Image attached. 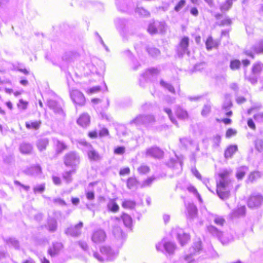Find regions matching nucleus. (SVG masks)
<instances>
[{"label": "nucleus", "mask_w": 263, "mask_h": 263, "mask_svg": "<svg viewBox=\"0 0 263 263\" xmlns=\"http://www.w3.org/2000/svg\"><path fill=\"white\" fill-rule=\"evenodd\" d=\"M228 185L229 183L227 180L216 181V193L222 200H227L230 197L231 193Z\"/></svg>", "instance_id": "nucleus-1"}, {"label": "nucleus", "mask_w": 263, "mask_h": 263, "mask_svg": "<svg viewBox=\"0 0 263 263\" xmlns=\"http://www.w3.org/2000/svg\"><path fill=\"white\" fill-rule=\"evenodd\" d=\"M262 68L263 64L260 62L254 63L251 67V75L245 74V79L251 84H256L257 82V78L256 76L262 71Z\"/></svg>", "instance_id": "nucleus-2"}, {"label": "nucleus", "mask_w": 263, "mask_h": 263, "mask_svg": "<svg viewBox=\"0 0 263 263\" xmlns=\"http://www.w3.org/2000/svg\"><path fill=\"white\" fill-rule=\"evenodd\" d=\"M263 203V196L260 194H252L247 200V204L250 209L259 207Z\"/></svg>", "instance_id": "nucleus-3"}, {"label": "nucleus", "mask_w": 263, "mask_h": 263, "mask_svg": "<svg viewBox=\"0 0 263 263\" xmlns=\"http://www.w3.org/2000/svg\"><path fill=\"white\" fill-rule=\"evenodd\" d=\"M70 98L73 102L78 106H83L86 102L84 94L79 90L73 89L70 93Z\"/></svg>", "instance_id": "nucleus-4"}, {"label": "nucleus", "mask_w": 263, "mask_h": 263, "mask_svg": "<svg viewBox=\"0 0 263 263\" xmlns=\"http://www.w3.org/2000/svg\"><path fill=\"white\" fill-rule=\"evenodd\" d=\"M64 161L67 166H72L79 162V159L75 153L70 152L65 155Z\"/></svg>", "instance_id": "nucleus-5"}, {"label": "nucleus", "mask_w": 263, "mask_h": 263, "mask_svg": "<svg viewBox=\"0 0 263 263\" xmlns=\"http://www.w3.org/2000/svg\"><path fill=\"white\" fill-rule=\"evenodd\" d=\"M83 226V222L80 221L74 226L68 228L67 229L66 233L71 236L77 237L81 234Z\"/></svg>", "instance_id": "nucleus-6"}, {"label": "nucleus", "mask_w": 263, "mask_h": 263, "mask_svg": "<svg viewBox=\"0 0 263 263\" xmlns=\"http://www.w3.org/2000/svg\"><path fill=\"white\" fill-rule=\"evenodd\" d=\"M106 238V235L104 231L102 230H97L95 231L92 234L91 239L93 242L96 243H101L104 241Z\"/></svg>", "instance_id": "nucleus-7"}, {"label": "nucleus", "mask_w": 263, "mask_h": 263, "mask_svg": "<svg viewBox=\"0 0 263 263\" xmlns=\"http://www.w3.org/2000/svg\"><path fill=\"white\" fill-rule=\"evenodd\" d=\"M253 53L250 51H245L244 53L246 55L248 56L252 59L254 58V53L259 54L263 53V41H260L256 45L252 47Z\"/></svg>", "instance_id": "nucleus-8"}, {"label": "nucleus", "mask_w": 263, "mask_h": 263, "mask_svg": "<svg viewBox=\"0 0 263 263\" xmlns=\"http://www.w3.org/2000/svg\"><path fill=\"white\" fill-rule=\"evenodd\" d=\"M238 146L236 144H231L228 145L224 150V158L227 159L232 158L235 154L238 151Z\"/></svg>", "instance_id": "nucleus-9"}, {"label": "nucleus", "mask_w": 263, "mask_h": 263, "mask_svg": "<svg viewBox=\"0 0 263 263\" xmlns=\"http://www.w3.org/2000/svg\"><path fill=\"white\" fill-rule=\"evenodd\" d=\"M90 122V117L86 113L81 114L77 120V123L83 128H86L89 126Z\"/></svg>", "instance_id": "nucleus-10"}, {"label": "nucleus", "mask_w": 263, "mask_h": 263, "mask_svg": "<svg viewBox=\"0 0 263 263\" xmlns=\"http://www.w3.org/2000/svg\"><path fill=\"white\" fill-rule=\"evenodd\" d=\"M191 235L189 233L182 232L178 233L177 238L181 246H184L187 245L191 240Z\"/></svg>", "instance_id": "nucleus-11"}, {"label": "nucleus", "mask_w": 263, "mask_h": 263, "mask_svg": "<svg viewBox=\"0 0 263 263\" xmlns=\"http://www.w3.org/2000/svg\"><path fill=\"white\" fill-rule=\"evenodd\" d=\"M42 125V121L40 120H31L25 123L26 128L30 130H39Z\"/></svg>", "instance_id": "nucleus-12"}, {"label": "nucleus", "mask_w": 263, "mask_h": 263, "mask_svg": "<svg viewBox=\"0 0 263 263\" xmlns=\"http://www.w3.org/2000/svg\"><path fill=\"white\" fill-rule=\"evenodd\" d=\"M63 245L61 242L53 243L48 250V254L51 256H53L58 254L63 248Z\"/></svg>", "instance_id": "nucleus-13"}, {"label": "nucleus", "mask_w": 263, "mask_h": 263, "mask_svg": "<svg viewBox=\"0 0 263 263\" xmlns=\"http://www.w3.org/2000/svg\"><path fill=\"white\" fill-rule=\"evenodd\" d=\"M67 148V145L64 142L60 141H57L54 146V150L56 155L62 154Z\"/></svg>", "instance_id": "nucleus-14"}, {"label": "nucleus", "mask_w": 263, "mask_h": 263, "mask_svg": "<svg viewBox=\"0 0 263 263\" xmlns=\"http://www.w3.org/2000/svg\"><path fill=\"white\" fill-rule=\"evenodd\" d=\"M137 203L136 202L130 199H125L123 200L121 203L122 207L128 210H133L135 209Z\"/></svg>", "instance_id": "nucleus-15"}, {"label": "nucleus", "mask_w": 263, "mask_h": 263, "mask_svg": "<svg viewBox=\"0 0 263 263\" xmlns=\"http://www.w3.org/2000/svg\"><path fill=\"white\" fill-rule=\"evenodd\" d=\"M261 176V173L257 171H253L249 174L246 182L248 183H253L259 180Z\"/></svg>", "instance_id": "nucleus-16"}, {"label": "nucleus", "mask_w": 263, "mask_h": 263, "mask_svg": "<svg viewBox=\"0 0 263 263\" xmlns=\"http://www.w3.org/2000/svg\"><path fill=\"white\" fill-rule=\"evenodd\" d=\"M120 218L122 219L125 227L130 228L133 226V219L130 215L126 213H122L120 215Z\"/></svg>", "instance_id": "nucleus-17"}, {"label": "nucleus", "mask_w": 263, "mask_h": 263, "mask_svg": "<svg viewBox=\"0 0 263 263\" xmlns=\"http://www.w3.org/2000/svg\"><path fill=\"white\" fill-rule=\"evenodd\" d=\"M49 144V140L47 138H42L37 140L36 146L38 149L42 152L45 151Z\"/></svg>", "instance_id": "nucleus-18"}, {"label": "nucleus", "mask_w": 263, "mask_h": 263, "mask_svg": "<svg viewBox=\"0 0 263 263\" xmlns=\"http://www.w3.org/2000/svg\"><path fill=\"white\" fill-rule=\"evenodd\" d=\"M189 46V38L187 36L183 37L179 44V48L181 51L185 52Z\"/></svg>", "instance_id": "nucleus-19"}, {"label": "nucleus", "mask_w": 263, "mask_h": 263, "mask_svg": "<svg viewBox=\"0 0 263 263\" xmlns=\"http://www.w3.org/2000/svg\"><path fill=\"white\" fill-rule=\"evenodd\" d=\"M233 6L232 0H225L224 2L220 4L219 8L221 12H225L231 9Z\"/></svg>", "instance_id": "nucleus-20"}, {"label": "nucleus", "mask_w": 263, "mask_h": 263, "mask_svg": "<svg viewBox=\"0 0 263 263\" xmlns=\"http://www.w3.org/2000/svg\"><path fill=\"white\" fill-rule=\"evenodd\" d=\"M107 206L109 211L114 213L119 212L120 209L119 205L117 204L115 199H114L110 200L109 202L107 204Z\"/></svg>", "instance_id": "nucleus-21"}, {"label": "nucleus", "mask_w": 263, "mask_h": 263, "mask_svg": "<svg viewBox=\"0 0 263 263\" xmlns=\"http://www.w3.org/2000/svg\"><path fill=\"white\" fill-rule=\"evenodd\" d=\"M205 45L207 50H210L213 48L217 47L218 44L212 36H210L206 39L205 42Z\"/></svg>", "instance_id": "nucleus-22"}, {"label": "nucleus", "mask_w": 263, "mask_h": 263, "mask_svg": "<svg viewBox=\"0 0 263 263\" xmlns=\"http://www.w3.org/2000/svg\"><path fill=\"white\" fill-rule=\"evenodd\" d=\"M208 232L212 235L220 238L222 235V232L219 230L214 226H209L207 228Z\"/></svg>", "instance_id": "nucleus-23"}, {"label": "nucleus", "mask_w": 263, "mask_h": 263, "mask_svg": "<svg viewBox=\"0 0 263 263\" xmlns=\"http://www.w3.org/2000/svg\"><path fill=\"white\" fill-rule=\"evenodd\" d=\"M193 254H196L200 253L203 249L202 243L201 240H198L193 243L192 246Z\"/></svg>", "instance_id": "nucleus-24"}, {"label": "nucleus", "mask_w": 263, "mask_h": 263, "mask_svg": "<svg viewBox=\"0 0 263 263\" xmlns=\"http://www.w3.org/2000/svg\"><path fill=\"white\" fill-rule=\"evenodd\" d=\"M175 114L177 117L181 120H186L189 118L187 112L183 109H177L175 112Z\"/></svg>", "instance_id": "nucleus-25"}, {"label": "nucleus", "mask_w": 263, "mask_h": 263, "mask_svg": "<svg viewBox=\"0 0 263 263\" xmlns=\"http://www.w3.org/2000/svg\"><path fill=\"white\" fill-rule=\"evenodd\" d=\"M148 153L155 158H160L163 155V152L158 147H152L148 151Z\"/></svg>", "instance_id": "nucleus-26"}, {"label": "nucleus", "mask_w": 263, "mask_h": 263, "mask_svg": "<svg viewBox=\"0 0 263 263\" xmlns=\"http://www.w3.org/2000/svg\"><path fill=\"white\" fill-rule=\"evenodd\" d=\"M138 183V180L135 177H128L126 180L127 187L129 189L135 187Z\"/></svg>", "instance_id": "nucleus-27"}, {"label": "nucleus", "mask_w": 263, "mask_h": 263, "mask_svg": "<svg viewBox=\"0 0 263 263\" xmlns=\"http://www.w3.org/2000/svg\"><path fill=\"white\" fill-rule=\"evenodd\" d=\"M32 146L28 143H23L21 145L20 150L22 154H29L32 151Z\"/></svg>", "instance_id": "nucleus-28"}, {"label": "nucleus", "mask_w": 263, "mask_h": 263, "mask_svg": "<svg viewBox=\"0 0 263 263\" xmlns=\"http://www.w3.org/2000/svg\"><path fill=\"white\" fill-rule=\"evenodd\" d=\"M164 248L168 253H173L176 249V245L174 242L168 241L164 243Z\"/></svg>", "instance_id": "nucleus-29"}, {"label": "nucleus", "mask_w": 263, "mask_h": 263, "mask_svg": "<svg viewBox=\"0 0 263 263\" xmlns=\"http://www.w3.org/2000/svg\"><path fill=\"white\" fill-rule=\"evenodd\" d=\"M241 67V61L238 59H233L230 63V68L232 70H237Z\"/></svg>", "instance_id": "nucleus-30"}, {"label": "nucleus", "mask_w": 263, "mask_h": 263, "mask_svg": "<svg viewBox=\"0 0 263 263\" xmlns=\"http://www.w3.org/2000/svg\"><path fill=\"white\" fill-rule=\"evenodd\" d=\"M137 171L139 174L144 175L149 173L151 171V168L147 165L142 164L137 168Z\"/></svg>", "instance_id": "nucleus-31"}, {"label": "nucleus", "mask_w": 263, "mask_h": 263, "mask_svg": "<svg viewBox=\"0 0 263 263\" xmlns=\"http://www.w3.org/2000/svg\"><path fill=\"white\" fill-rule=\"evenodd\" d=\"M186 5V0H179L175 5L174 10L175 12H179Z\"/></svg>", "instance_id": "nucleus-32"}, {"label": "nucleus", "mask_w": 263, "mask_h": 263, "mask_svg": "<svg viewBox=\"0 0 263 263\" xmlns=\"http://www.w3.org/2000/svg\"><path fill=\"white\" fill-rule=\"evenodd\" d=\"M87 155L88 158L91 161H97L99 159V155L95 149L90 150L88 152Z\"/></svg>", "instance_id": "nucleus-33"}, {"label": "nucleus", "mask_w": 263, "mask_h": 263, "mask_svg": "<svg viewBox=\"0 0 263 263\" xmlns=\"http://www.w3.org/2000/svg\"><path fill=\"white\" fill-rule=\"evenodd\" d=\"M232 106V103L231 101H229L226 104L222 106V109L226 111L225 113L226 116L231 117L233 115V112L230 110V108Z\"/></svg>", "instance_id": "nucleus-34"}, {"label": "nucleus", "mask_w": 263, "mask_h": 263, "mask_svg": "<svg viewBox=\"0 0 263 263\" xmlns=\"http://www.w3.org/2000/svg\"><path fill=\"white\" fill-rule=\"evenodd\" d=\"M160 83L162 86L167 89L170 92L173 94L175 93V89L171 84L165 82L163 80H161Z\"/></svg>", "instance_id": "nucleus-35"}, {"label": "nucleus", "mask_w": 263, "mask_h": 263, "mask_svg": "<svg viewBox=\"0 0 263 263\" xmlns=\"http://www.w3.org/2000/svg\"><path fill=\"white\" fill-rule=\"evenodd\" d=\"M136 12L139 15L143 17H147L150 16V13L143 7H138L136 9Z\"/></svg>", "instance_id": "nucleus-36"}, {"label": "nucleus", "mask_w": 263, "mask_h": 263, "mask_svg": "<svg viewBox=\"0 0 263 263\" xmlns=\"http://www.w3.org/2000/svg\"><path fill=\"white\" fill-rule=\"evenodd\" d=\"M156 178L154 176L148 177L142 182V186L146 187L152 185L153 182L156 180Z\"/></svg>", "instance_id": "nucleus-37"}, {"label": "nucleus", "mask_w": 263, "mask_h": 263, "mask_svg": "<svg viewBox=\"0 0 263 263\" xmlns=\"http://www.w3.org/2000/svg\"><path fill=\"white\" fill-rule=\"evenodd\" d=\"M230 173L231 171L227 170L222 171L218 174V177L219 179V180H226L230 175Z\"/></svg>", "instance_id": "nucleus-38"}, {"label": "nucleus", "mask_w": 263, "mask_h": 263, "mask_svg": "<svg viewBox=\"0 0 263 263\" xmlns=\"http://www.w3.org/2000/svg\"><path fill=\"white\" fill-rule=\"evenodd\" d=\"M28 102L22 99H20L18 103L17 104V107L22 110H25L27 108L28 105Z\"/></svg>", "instance_id": "nucleus-39"}, {"label": "nucleus", "mask_w": 263, "mask_h": 263, "mask_svg": "<svg viewBox=\"0 0 263 263\" xmlns=\"http://www.w3.org/2000/svg\"><path fill=\"white\" fill-rule=\"evenodd\" d=\"M147 31L151 34H154L157 33V27L155 23H152L149 24L147 28Z\"/></svg>", "instance_id": "nucleus-40"}, {"label": "nucleus", "mask_w": 263, "mask_h": 263, "mask_svg": "<svg viewBox=\"0 0 263 263\" xmlns=\"http://www.w3.org/2000/svg\"><path fill=\"white\" fill-rule=\"evenodd\" d=\"M101 90V87L97 86L90 88L86 90V93L88 95H91L97 93Z\"/></svg>", "instance_id": "nucleus-41"}, {"label": "nucleus", "mask_w": 263, "mask_h": 263, "mask_svg": "<svg viewBox=\"0 0 263 263\" xmlns=\"http://www.w3.org/2000/svg\"><path fill=\"white\" fill-rule=\"evenodd\" d=\"M112 233L115 235H121L123 234V231L120 226L114 225L112 227Z\"/></svg>", "instance_id": "nucleus-42"}, {"label": "nucleus", "mask_w": 263, "mask_h": 263, "mask_svg": "<svg viewBox=\"0 0 263 263\" xmlns=\"http://www.w3.org/2000/svg\"><path fill=\"white\" fill-rule=\"evenodd\" d=\"M237 133V131L232 128H228L226 132V137L230 138L233 136H235Z\"/></svg>", "instance_id": "nucleus-43"}, {"label": "nucleus", "mask_w": 263, "mask_h": 263, "mask_svg": "<svg viewBox=\"0 0 263 263\" xmlns=\"http://www.w3.org/2000/svg\"><path fill=\"white\" fill-rule=\"evenodd\" d=\"M125 152V147L123 146H117L114 149V153L116 155H123Z\"/></svg>", "instance_id": "nucleus-44"}, {"label": "nucleus", "mask_w": 263, "mask_h": 263, "mask_svg": "<svg viewBox=\"0 0 263 263\" xmlns=\"http://www.w3.org/2000/svg\"><path fill=\"white\" fill-rule=\"evenodd\" d=\"M246 212V208L245 205L240 206L235 210V214L237 216L245 215Z\"/></svg>", "instance_id": "nucleus-45"}, {"label": "nucleus", "mask_w": 263, "mask_h": 263, "mask_svg": "<svg viewBox=\"0 0 263 263\" xmlns=\"http://www.w3.org/2000/svg\"><path fill=\"white\" fill-rule=\"evenodd\" d=\"M187 190L189 192L192 193L193 194H194L195 196H196L197 197V198H198V199L200 201H201V197H200L199 194L198 193L197 189L194 186H189L187 187Z\"/></svg>", "instance_id": "nucleus-46"}, {"label": "nucleus", "mask_w": 263, "mask_h": 263, "mask_svg": "<svg viewBox=\"0 0 263 263\" xmlns=\"http://www.w3.org/2000/svg\"><path fill=\"white\" fill-rule=\"evenodd\" d=\"M214 221L215 224L220 226H223L225 223V219L220 216L216 217Z\"/></svg>", "instance_id": "nucleus-47"}, {"label": "nucleus", "mask_w": 263, "mask_h": 263, "mask_svg": "<svg viewBox=\"0 0 263 263\" xmlns=\"http://www.w3.org/2000/svg\"><path fill=\"white\" fill-rule=\"evenodd\" d=\"M211 106L208 105H205L201 111V115L203 116H206L211 112Z\"/></svg>", "instance_id": "nucleus-48"}, {"label": "nucleus", "mask_w": 263, "mask_h": 263, "mask_svg": "<svg viewBox=\"0 0 263 263\" xmlns=\"http://www.w3.org/2000/svg\"><path fill=\"white\" fill-rule=\"evenodd\" d=\"M232 23L231 19L227 17L220 22L219 25L222 26H230L232 24Z\"/></svg>", "instance_id": "nucleus-49"}, {"label": "nucleus", "mask_w": 263, "mask_h": 263, "mask_svg": "<svg viewBox=\"0 0 263 263\" xmlns=\"http://www.w3.org/2000/svg\"><path fill=\"white\" fill-rule=\"evenodd\" d=\"M45 190V184H41L33 188L34 193H41Z\"/></svg>", "instance_id": "nucleus-50"}, {"label": "nucleus", "mask_w": 263, "mask_h": 263, "mask_svg": "<svg viewBox=\"0 0 263 263\" xmlns=\"http://www.w3.org/2000/svg\"><path fill=\"white\" fill-rule=\"evenodd\" d=\"M100 252L104 256H108L110 254V249L107 247H102L100 249Z\"/></svg>", "instance_id": "nucleus-51"}, {"label": "nucleus", "mask_w": 263, "mask_h": 263, "mask_svg": "<svg viewBox=\"0 0 263 263\" xmlns=\"http://www.w3.org/2000/svg\"><path fill=\"white\" fill-rule=\"evenodd\" d=\"M246 172L244 170H239L236 173V177L239 179H242L246 175Z\"/></svg>", "instance_id": "nucleus-52"}, {"label": "nucleus", "mask_w": 263, "mask_h": 263, "mask_svg": "<svg viewBox=\"0 0 263 263\" xmlns=\"http://www.w3.org/2000/svg\"><path fill=\"white\" fill-rule=\"evenodd\" d=\"M57 228L56 222H51L48 224L47 229L50 232H54Z\"/></svg>", "instance_id": "nucleus-53"}, {"label": "nucleus", "mask_w": 263, "mask_h": 263, "mask_svg": "<svg viewBox=\"0 0 263 263\" xmlns=\"http://www.w3.org/2000/svg\"><path fill=\"white\" fill-rule=\"evenodd\" d=\"M130 173V170L128 167L121 168L119 171L120 176H126L129 175Z\"/></svg>", "instance_id": "nucleus-54"}, {"label": "nucleus", "mask_w": 263, "mask_h": 263, "mask_svg": "<svg viewBox=\"0 0 263 263\" xmlns=\"http://www.w3.org/2000/svg\"><path fill=\"white\" fill-rule=\"evenodd\" d=\"M216 121L219 123L222 122L225 125H230L232 123V120L230 118H223L221 119H217Z\"/></svg>", "instance_id": "nucleus-55"}, {"label": "nucleus", "mask_w": 263, "mask_h": 263, "mask_svg": "<svg viewBox=\"0 0 263 263\" xmlns=\"http://www.w3.org/2000/svg\"><path fill=\"white\" fill-rule=\"evenodd\" d=\"M165 112L168 115L170 119L174 123H176L175 119L173 117L172 111L170 108H166L164 109Z\"/></svg>", "instance_id": "nucleus-56"}, {"label": "nucleus", "mask_w": 263, "mask_h": 263, "mask_svg": "<svg viewBox=\"0 0 263 263\" xmlns=\"http://www.w3.org/2000/svg\"><path fill=\"white\" fill-rule=\"evenodd\" d=\"M255 146L258 151L261 150L263 149V141L259 140H256L255 142Z\"/></svg>", "instance_id": "nucleus-57"}, {"label": "nucleus", "mask_w": 263, "mask_h": 263, "mask_svg": "<svg viewBox=\"0 0 263 263\" xmlns=\"http://www.w3.org/2000/svg\"><path fill=\"white\" fill-rule=\"evenodd\" d=\"M248 126L253 130H256V125L252 119H249L247 121Z\"/></svg>", "instance_id": "nucleus-58"}, {"label": "nucleus", "mask_w": 263, "mask_h": 263, "mask_svg": "<svg viewBox=\"0 0 263 263\" xmlns=\"http://www.w3.org/2000/svg\"><path fill=\"white\" fill-rule=\"evenodd\" d=\"M253 118L255 120L258 122H262L263 121V112L255 114L253 116Z\"/></svg>", "instance_id": "nucleus-59"}, {"label": "nucleus", "mask_w": 263, "mask_h": 263, "mask_svg": "<svg viewBox=\"0 0 263 263\" xmlns=\"http://www.w3.org/2000/svg\"><path fill=\"white\" fill-rule=\"evenodd\" d=\"M86 196L88 200H92L95 199V193L92 191H89L86 193Z\"/></svg>", "instance_id": "nucleus-60"}, {"label": "nucleus", "mask_w": 263, "mask_h": 263, "mask_svg": "<svg viewBox=\"0 0 263 263\" xmlns=\"http://www.w3.org/2000/svg\"><path fill=\"white\" fill-rule=\"evenodd\" d=\"M100 137H104L106 136H108L109 135V132L107 129L105 128H103L101 129L98 134Z\"/></svg>", "instance_id": "nucleus-61"}, {"label": "nucleus", "mask_w": 263, "mask_h": 263, "mask_svg": "<svg viewBox=\"0 0 263 263\" xmlns=\"http://www.w3.org/2000/svg\"><path fill=\"white\" fill-rule=\"evenodd\" d=\"M52 179L55 185H59L62 183L61 179L59 177L53 176H52Z\"/></svg>", "instance_id": "nucleus-62"}, {"label": "nucleus", "mask_w": 263, "mask_h": 263, "mask_svg": "<svg viewBox=\"0 0 263 263\" xmlns=\"http://www.w3.org/2000/svg\"><path fill=\"white\" fill-rule=\"evenodd\" d=\"M53 202L57 204L63 205H66V203L65 202V201L63 199H61V198L54 199L53 200Z\"/></svg>", "instance_id": "nucleus-63"}, {"label": "nucleus", "mask_w": 263, "mask_h": 263, "mask_svg": "<svg viewBox=\"0 0 263 263\" xmlns=\"http://www.w3.org/2000/svg\"><path fill=\"white\" fill-rule=\"evenodd\" d=\"M190 13L194 16H197L199 14V11L197 8L195 7H193L191 8Z\"/></svg>", "instance_id": "nucleus-64"}]
</instances>
